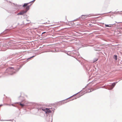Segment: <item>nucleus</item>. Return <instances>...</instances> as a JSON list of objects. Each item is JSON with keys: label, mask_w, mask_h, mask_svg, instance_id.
Segmentation results:
<instances>
[{"label": "nucleus", "mask_w": 122, "mask_h": 122, "mask_svg": "<svg viewBox=\"0 0 122 122\" xmlns=\"http://www.w3.org/2000/svg\"><path fill=\"white\" fill-rule=\"evenodd\" d=\"M34 56H32V57H30V58H32V57H33Z\"/></svg>", "instance_id": "nucleus-11"}, {"label": "nucleus", "mask_w": 122, "mask_h": 122, "mask_svg": "<svg viewBox=\"0 0 122 122\" xmlns=\"http://www.w3.org/2000/svg\"><path fill=\"white\" fill-rule=\"evenodd\" d=\"M42 110L45 111L46 113H50L51 112V111L48 108H46V109H42Z\"/></svg>", "instance_id": "nucleus-2"}, {"label": "nucleus", "mask_w": 122, "mask_h": 122, "mask_svg": "<svg viewBox=\"0 0 122 122\" xmlns=\"http://www.w3.org/2000/svg\"><path fill=\"white\" fill-rule=\"evenodd\" d=\"M20 105L22 107H23L24 106V105L23 104H22L21 103H20Z\"/></svg>", "instance_id": "nucleus-8"}, {"label": "nucleus", "mask_w": 122, "mask_h": 122, "mask_svg": "<svg viewBox=\"0 0 122 122\" xmlns=\"http://www.w3.org/2000/svg\"><path fill=\"white\" fill-rule=\"evenodd\" d=\"M11 69H12L13 70H14V69L13 68L11 67H9L8 68V69L9 70H10Z\"/></svg>", "instance_id": "nucleus-6"}, {"label": "nucleus", "mask_w": 122, "mask_h": 122, "mask_svg": "<svg viewBox=\"0 0 122 122\" xmlns=\"http://www.w3.org/2000/svg\"><path fill=\"white\" fill-rule=\"evenodd\" d=\"M111 25H106L105 24V26L106 27H111Z\"/></svg>", "instance_id": "nucleus-4"}, {"label": "nucleus", "mask_w": 122, "mask_h": 122, "mask_svg": "<svg viewBox=\"0 0 122 122\" xmlns=\"http://www.w3.org/2000/svg\"><path fill=\"white\" fill-rule=\"evenodd\" d=\"M114 59L116 60L117 59V56L116 55H114Z\"/></svg>", "instance_id": "nucleus-5"}, {"label": "nucleus", "mask_w": 122, "mask_h": 122, "mask_svg": "<svg viewBox=\"0 0 122 122\" xmlns=\"http://www.w3.org/2000/svg\"><path fill=\"white\" fill-rule=\"evenodd\" d=\"M116 83H113L112 84V86L113 87H114Z\"/></svg>", "instance_id": "nucleus-7"}, {"label": "nucleus", "mask_w": 122, "mask_h": 122, "mask_svg": "<svg viewBox=\"0 0 122 122\" xmlns=\"http://www.w3.org/2000/svg\"><path fill=\"white\" fill-rule=\"evenodd\" d=\"M45 32H43V33H42V34H44V33H45Z\"/></svg>", "instance_id": "nucleus-10"}, {"label": "nucleus", "mask_w": 122, "mask_h": 122, "mask_svg": "<svg viewBox=\"0 0 122 122\" xmlns=\"http://www.w3.org/2000/svg\"><path fill=\"white\" fill-rule=\"evenodd\" d=\"M35 0H34L29 3H25L23 5V7H24L25 6L26 7L25 9V10H23L22 11L18 13L17 14V15H23V14L25 13L29 9L30 7V6L32 4H31L30 6L28 5L31 3H33L34 2Z\"/></svg>", "instance_id": "nucleus-1"}, {"label": "nucleus", "mask_w": 122, "mask_h": 122, "mask_svg": "<svg viewBox=\"0 0 122 122\" xmlns=\"http://www.w3.org/2000/svg\"><path fill=\"white\" fill-rule=\"evenodd\" d=\"M74 23L73 22H70L68 23V25H69L71 26H73L74 25Z\"/></svg>", "instance_id": "nucleus-3"}, {"label": "nucleus", "mask_w": 122, "mask_h": 122, "mask_svg": "<svg viewBox=\"0 0 122 122\" xmlns=\"http://www.w3.org/2000/svg\"><path fill=\"white\" fill-rule=\"evenodd\" d=\"M97 59H96L95 61H94L93 62H95L96 61H97Z\"/></svg>", "instance_id": "nucleus-9"}]
</instances>
